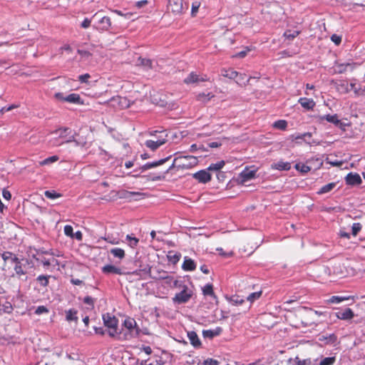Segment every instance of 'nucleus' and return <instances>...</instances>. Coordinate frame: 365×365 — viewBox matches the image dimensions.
Masks as SVG:
<instances>
[{
  "mask_svg": "<svg viewBox=\"0 0 365 365\" xmlns=\"http://www.w3.org/2000/svg\"><path fill=\"white\" fill-rule=\"evenodd\" d=\"M70 128H59L53 131L51 135L53 137L50 140V143L53 146H58L65 143L75 141V135L71 133Z\"/></svg>",
  "mask_w": 365,
  "mask_h": 365,
  "instance_id": "1",
  "label": "nucleus"
},
{
  "mask_svg": "<svg viewBox=\"0 0 365 365\" xmlns=\"http://www.w3.org/2000/svg\"><path fill=\"white\" fill-rule=\"evenodd\" d=\"M174 287H179L181 291L176 293L173 298V302L175 304H185L187 303L192 297L193 292L187 285L180 283L178 280H175L173 283Z\"/></svg>",
  "mask_w": 365,
  "mask_h": 365,
  "instance_id": "2",
  "label": "nucleus"
},
{
  "mask_svg": "<svg viewBox=\"0 0 365 365\" xmlns=\"http://www.w3.org/2000/svg\"><path fill=\"white\" fill-rule=\"evenodd\" d=\"M197 163V160L195 157L192 155H180L178 157L175 158L173 163L170 168L166 170L164 173H168V171L175 167L181 169H188L193 166H195Z\"/></svg>",
  "mask_w": 365,
  "mask_h": 365,
  "instance_id": "3",
  "label": "nucleus"
},
{
  "mask_svg": "<svg viewBox=\"0 0 365 365\" xmlns=\"http://www.w3.org/2000/svg\"><path fill=\"white\" fill-rule=\"evenodd\" d=\"M156 134H160V139L147 140L145 142V145L153 151L164 145L168 140V133L165 130H154L150 133L151 136H155Z\"/></svg>",
  "mask_w": 365,
  "mask_h": 365,
  "instance_id": "4",
  "label": "nucleus"
},
{
  "mask_svg": "<svg viewBox=\"0 0 365 365\" xmlns=\"http://www.w3.org/2000/svg\"><path fill=\"white\" fill-rule=\"evenodd\" d=\"M123 327L127 330L123 334V339L130 340L132 338L137 337L140 333V329L137 326V323L133 318H127L124 320Z\"/></svg>",
  "mask_w": 365,
  "mask_h": 365,
  "instance_id": "5",
  "label": "nucleus"
},
{
  "mask_svg": "<svg viewBox=\"0 0 365 365\" xmlns=\"http://www.w3.org/2000/svg\"><path fill=\"white\" fill-rule=\"evenodd\" d=\"M103 320L104 325L108 329L110 336L116 337L120 334L118 331V320L115 316L109 313L104 314Z\"/></svg>",
  "mask_w": 365,
  "mask_h": 365,
  "instance_id": "6",
  "label": "nucleus"
},
{
  "mask_svg": "<svg viewBox=\"0 0 365 365\" xmlns=\"http://www.w3.org/2000/svg\"><path fill=\"white\" fill-rule=\"evenodd\" d=\"M96 21L93 24V27L96 31L102 33L108 31L111 27V21L108 16H103L101 18L97 17Z\"/></svg>",
  "mask_w": 365,
  "mask_h": 365,
  "instance_id": "7",
  "label": "nucleus"
},
{
  "mask_svg": "<svg viewBox=\"0 0 365 365\" xmlns=\"http://www.w3.org/2000/svg\"><path fill=\"white\" fill-rule=\"evenodd\" d=\"M168 11L175 15H180L184 11L183 0H169L168 4Z\"/></svg>",
  "mask_w": 365,
  "mask_h": 365,
  "instance_id": "8",
  "label": "nucleus"
},
{
  "mask_svg": "<svg viewBox=\"0 0 365 365\" xmlns=\"http://www.w3.org/2000/svg\"><path fill=\"white\" fill-rule=\"evenodd\" d=\"M109 103L112 107L118 109H124L130 106V101L126 97H113Z\"/></svg>",
  "mask_w": 365,
  "mask_h": 365,
  "instance_id": "9",
  "label": "nucleus"
},
{
  "mask_svg": "<svg viewBox=\"0 0 365 365\" xmlns=\"http://www.w3.org/2000/svg\"><path fill=\"white\" fill-rule=\"evenodd\" d=\"M312 133L307 132L304 133H294L291 135H289V138L292 141H297V143H299V140H303L306 143L312 145H319V142L313 140L312 141H307L306 139V137L312 138Z\"/></svg>",
  "mask_w": 365,
  "mask_h": 365,
  "instance_id": "10",
  "label": "nucleus"
},
{
  "mask_svg": "<svg viewBox=\"0 0 365 365\" xmlns=\"http://www.w3.org/2000/svg\"><path fill=\"white\" fill-rule=\"evenodd\" d=\"M356 66V63H336L334 66V72L336 73H344L348 71H353Z\"/></svg>",
  "mask_w": 365,
  "mask_h": 365,
  "instance_id": "11",
  "label": "nucleus"
},
{
  "mask_svg": "<svg viewBox=\"0 0 365 365\" xmlns=\"http://www.w3.org/2000/svg\"><path fill=\"white\" fill-rule=\"evenodd\" d=\"M193 178L197 180L199 182L206 183L211 180V175L209 170H201L193 174Z\"/></svg>",
  "mask_w": 365,
  "mask_h": 365,
  "instance_id": "12",
  "label": "nucleus"
},
{
  "mask_svg": "<svg viewBox=\"0 0 365 365\" xmlns=\"http://www.w3.org/2000/svg\"><path fill=\"white\" fill-rule=\"evenodd\" d=\"M345 181L347 185H358L362 182L360 175L358 173H349L345 177Z\"/></svg>",
  "mask_w": 365,
  "mask_h": 365,
  "instance_id": "13",
  "label": "nucleus"
},
{
  "mask_svg": "<svg viewBox=\"0 0 365 365\" xmlns=\"http://www.w3.org/2000/svg\"><path fill=\"white\" fill-rule=\"evenodd\" d=\"M336 317L339 319L349 320L354 317V314L350 308H346L343 311L336 312Z\"/></svg>",
  "mask_w": 365,
  "mask_h": 365,
  "instance_id": "14",
  "label": "nucleus"
},
{
  "mask_svg": "<svg viewBox=\"0 0 365 365\" xmlns=\"http://www.w3.org/2000/svg\"><path fill=\"white\" fill-rule=\"evenodd\" d=\"M182 269L186 272H192L196 269V264L192 259L185 257Z\"/></svg>",
  "mask_w": 365,
  "mask_h": 365,
  "instance_id": "15",
  "label": "nucleus"
},
{
  "mask_svg": "<svg viewBox=\"0 0 365 365\" xmlns=\"http://www.w3.org/2000/svg\"><path fill=\"white\" fill-rule=\"evenodd\" d=\"M170 158V156H169V157H168L166 158L161 159L160 160L155 161V162L147 163L145 165H143L142 167H140V169L143 172V171H145V170H147L155 168L157 166H159V165H163V163H165L167 160H168V159Z\"/></svg>",
  "mask_w": 365,
  "mask_h": 365,
  "instance_id": "16",
  "label": "nucleus"
},
{
  "mask_svg": "<svg viewBox=\"0 0 365 365\" xmlns=\"http://www.w3.org/2000/svg\"><path fill=\"white\" fill-rule=\"evenodd\" d=\"M298 102L306 110H312L316 105L315 102L312 98H300Z\"/></svg>",
  "mask_w": 365,
  "mask_h": 365,
  "instance_id": "17",
  "label": "nucleus"
},
{
  "mask_svg": "<svg viewBox=\"0 0 365 365\" xmlns=\"http://www.w3.org/2000/svg\"><path fill=\"white\" fill-rule=\"evenodd\" d=\"M208 79L205 77L199 78V76L194 72L190 73L188 76L185 78L184 82L187 84L197 83L200 81H206Z\"/></svg>",
  "mask_w": 365,
  "mask_h": 365,
  "instance_id": "18",
  "label": "nucleus"
},
{
  "mask_svg": "<svg viewBox=\"0 0 365 365\" xmlns=\"http://www.w3.org/2000/svg\"><path fill=\"white\" fill-rule=\"evenodd\" d=\"M187 337L190 340V344L195 348H198L201 346V341L196 334V332L191 331L187 332Z\"/></svg>",
  "mask_w": 365,
  "mask_h": 365,
  "instance_id": "19",
  "label": "nucleus"
},
{
  "mask_svg": "<svg viewBox=\"0 0 365 365\" xmlns=\"http://www.w3.org/2000/svg\"><path fill=\"white\" fill-rule=\"evenodd\" d=\"M104 274H122L121 269L112 264H107L102 267Z\"/></svg>",
  "mask_w": 365,
  "mask_h": 365,
  "instance_id": "20",
  "label": "nucleus"
},
{
  "mask_svg": "<svg viewBox=\"0 0 365 365\" xmlns=\"http://www.w3.org/2000/svg\"><path fill=\"white\" fill-rule=\"evenodd\" d=\"M272 169L278 170H289L291 168V164L288 162H284L282 160L278 161L272 164Z\"/></svg>",
  "mask_w": 365,
  "mask_h": 365,
  "instance_id": "21",
  "label": "nucleus"
},
{
  "mask_svg": "<svg viewBox=\"0 0 365 365\" xmlns=\"http://www.w3.org/2000/svg\"><path fill=\"white\" fill-rule=\"evenodd\" d=\"M13 263L15 264L14 271L16 274L20 277L21 275H25L26 272L24 270L22 264L19 258H13Z\"/></svg>",
  "mask_w": 365,
  "mask_h": 365,
  "instance_id": "22",
  "label": "nucleus"
},
{
  "mask_svg": "<svg viewBox=\"0 0 365 365\" xmlns=\"http://www.w3.org/2000/svg\"><path fill=\"white\" fill-rule=\"evenodd\" d=\"M256 171L255 170H250L249 169L244 170L240 173V178L243 182L248 181L255 176Z\"/></svg>",
  "mask_w": 365,
  "mask_h": 365,
  "instance_id": "23",
  "label": "nucleus"
},
{
  "mask_svg": "<svg viewBox=\"0 0 365 365\" xmlns=\"http://www.w3.org/2000/svg\"><path fill=\"white\" fill-rule=\"evenodd\" d=\"M221 331H222V329L220 327H217L213 330H212V329L203 330L202 335L205 338L212 339L216 336L220 335Z\"/></svg>",
  "mask_w": 365,
  "mask_h": 365,
  "instance_id": "24",
  "label": "nucleus"
},
{
  "mask_svg": "<svg viewBox=\"0 0 365 365\" xmlns=\"http://www.w3.org/2000/svg\"><path fill=\"white\" fill-rule=\"evenodd\" d=\"M78 312L76 309H71L66 311V319L68 322H78V318L77 317Z\"/></svg>",
  "mask_w": 365,
  "mask_h": 365,
  "instance_id": "25",
  "label": "nucleus"
},
{
  "mask_svg": "<svg viewBox=\"0 0 365 365\" xmlns=\"http://www.w3.org/2000/svg\"><path fill=\"white\" fill-rule=\"evenodd\" d=\"M323 119H325L327 121L331 123L336 126L341 127L342 123H341V120L338 118V115L336 114L326 115L323 117Z\"/></svg>",
  "mask_w": 365,
  "mask_h": 365,
  "instance_id": "26",
  "label": "nucleus"
},
{
  "mask_svg": "<svg viewBox=\"0 0 365 365\" xmlns=\"http://www.w3.org/2000/svg\"><path fill=\"white\" fill-rule=\"evenodd\" d=\"M110 253L116 258H118L120 259H122L125 257V251L119 247H114L110 249Z\"/></svg>",
  "mask_w": 365,
  "mask_h": 365,
  "instance_id": "27",
  "label": "nucleus"
},
{
  "mask_svg": "<svg viewBox=\"0 0 365 365\" xmlns=\"http://www.w3.org/2000/svg\"><path fill=\"white\" fill-rule=\"evenodd\" d=\"M63 101L77 104L81 103L80 96L77 93L68 95L65 98H63Z\"/></svg>",
  "mask_w": 365,
  "mask_h": 365,
  "instance_id": "28",
  "label": "nucleus"
},
{
  "mask_svg": "<svg viewBox=\"0 0 365 365\" xmlns=\"http://www.w3.org/2000/svg\"><path fill=\"white\" fill-rule=\"evenodd\" d=\"M318 359L314 360L316 365H333L336 361L335 356L325 357L322 359L319 363H317Z\"/></svg>",
  "mask_w": 365,
  "mask_h": 365,
  "instance_id": "29",
  "label": "nucleus"
},
{
  "mask_svg": "<svg viewBox=\"0 0 365 365\" xmlns=\"http://www.w3.org/2000/svg\"><path fill=\"white\" fill-rule=\"evenodd\" d=\"M213 97L214 95L210 92H208L207 93H200L197 96V100L202 103H207Z\"/></svg>",
  "mask_w": 365,
  "mask_h": 365,
  "instance_id": "30",
  "label": "nucleus"
},
{
  "mask_svg": "<svg viewBox=\"0 0 365 365\" xmlns=\"http://www.w3.org/2000/svg\"><path fill=\"white\" fill-rule=\"evenodd\" d=\"M137 65L143 66L145 69L152 68V61L148 58H138Z\"/></svg>",
  "mask_w": 365,
  "mask_h": 365,
  "instance_id": "31",
  "label": "nucleus"
},
{
  "mask_svg": "<svg viewBox=\"0 0 365 365\" xmlns=\"http://www.w3.org/2000/svg\"><path fill=\"white\" fill-rule=\"evenodd\" d=\"M225 165V162L224 160L218 161L215 163H212L207 168V170L209 171H219L221 170Z\"/></svg>",
  "mask_w": 365,
  "mask_h": 365,
  "instance_id": "32",
  "label": "nucleus"
},
{
  "mask_svg": "<svg viewBox=\"0 0 365 365\" xmlns=\"http://www.w3.org/2000/svg\"><path fill=\"white\" fill-rule=\"evenodd\" d=\"M202 293L205 296H210L215 299V295L214 294L212 285L211 284H207L202 287Z\"/></svg>",
  "mask_w": 365,
  "mask_h": 365,
  "instance_id": "33",
  "label": "nucleus"
},
{
  "mask_svg": "<svg viewBox=\"0 0 365 365\" xmlns=\"http://www.w3.org/2000/svg\"><path fill=\"white\" fill-rule=\"evenodd\" d=\"M350 87L352 91L357 96H361L365 94V88H361L360 86H357L355 83H351Z\"/></svg>",
  "mask_w": 365,
  "mask_h": 365,
  "instance_id": "34",
  "label": "nucleus"
},
{
  "mask_svg": "<svg viewBox=\"0 0 365 365\" xmlns=\"http://www.w3.org/2000/svg\"><path fill=\"white\" fill-rule=\"evenodd\" d=\"M14 308L11 302H6L3 305L2 307L0 308V314H11L13 311Z\"/></svg>",
  "mask_w": 365,
  "mask_h": 365,
  "instance_id": "35",
  "label": "nucleus"
},
{
  "mask_svg": "<svg viewBox=\"0 0 365 365\" xmlns=\"http://www.w3.org/2000/svg\"><path fill=\"white\" fill-rule=\"evenodd\" d=\"M251 78H247V76L243 73H238L236 78V83L240 86H245L250 81Z\"/></svg>",
  "mask_w": 365,
  "mask_h": 365,
  "instance_id": "36",
  "label": "nucleus"
},
{
  "mask_svg": "<svg viewBox=\"0 0 365 365\" xmlns=\"http://www.w3.org/2000/svg\"><path fill=\"white\" fill-rule=\"evenodd\" d=\"M336 187L335 182H330L327 185L322 186L320 190L317 192L318 194H324L330 192Z\"/></svg>",
  "mask_w": 365,
  "mask_h": 365,
  "instance_id": "37",
  "label": "nucleus"
},
{
  "mask_svg": "<svg viewBox=\"0 0 365 365\" xmlns=\"http://www.w3.org/2000/svg\"><path fill=\"white\" fill-rule=\"evenodd\" d=\"M222 75L230 79H235L238 76V73L234 70H222Z\"/></svg>",
  "mask_w": 365,
  "mask_h": 365,
  "instance_id": "38",
  "label": "nucleus"
},
{
  "mask_svg": "<svg viewBox=\"0 0 365 365\" xmlns=\"http://www.w3.org/2000/svg\"><path fill=\"white\" fill-rule=\"evenodd\" d=\"M59 159L58 156L53 155L39 162L40 165H47L56 163Z\"/></svg>",
  "mask_w": 365,
  "mask_h": 365,
  "instance_id": "39",
  "label": "nucleus"
},
{
  "mask_svg": "<svg viewBox=\"0 0 365 365\" xmlns=\"http://www.w3.org/2000/svg\"><path fill=\"white\" fill-rule=\"evenodd\" d=\"M126 240L128 241V245L131 248H135L137 247L139 240L135 237H133L132 235H128L126 236Z\"/></svg>",
  "mask_w": 365,
  "mask_h": 365,
  "instance_id": "40",
  "label": "nucleus"
},
{
  "mask_svg": "<svg viewBox=\"0 0 365 365\" xmlns=\"http://www.w3.org/2000/svg\"><path fill=\"white\" fill-rule=\"evenodd\" d=\"M294 168L302 173H307L311 170V168L304 163H297Z\"/></svg>",
  "mask_w": 365,
  "mask_h": 365,
  "instance_id": "41",
  "label": "nucleus"
},
{
  "mask_svg": "<svg viewBox=\"0 0 365 365\" xmlns=\"http://www.w3.org/2000/svg\"><path fill=\"white\" fill-rule=\"evenodd\" d=\"M273 127L279 130H285L287 127V122L284 120H277L274 123Z\"/></svg>",
  "mask_w": 365,
  "mask_h": 365,
  "instance_id": "42",
  "label": "nucleus"
},
{
  "mask_svg": "<svg viewBox=\"0 0 365 365\" xmlns=\"http://www.w3.org/2000/svg\"><path fill=\"white\" fill-rule=\"evenodd\" d=\"M50 276L46 275H39L36 280L39 282L40 285L42 287H46L48 284V279Z\"/></svg>",
  "mask_w": 365,
  "mask_h": 365,
  "instance_id": "43",
  "label": "nucleus"
},
{
  "mask_svg": "<svg viewBox=\"0 0 365 365\" xmlns=\"http://www.w3.org/2000/svg\"><path fill=\"white\" fill-rule=\"evenodd\" d=\"M299 34V31H286L284 34V36L289 39V40H293L296 36H297Z\"/></svg>",
  "mask_w": 365,
  "mask_h": 365,
  "instance_id": "44",
  "label": "nucleus"
},
{
  "mask_svg": "<svg viewBox=\"0 0 365 365\" xmlns=\"http://www.w3.org/2000/svg\"><path fill=\"white\" fill-rule=\"evenodd\" d=\"M98 15V13H96L93 16L91 19H89L88 18L84 19V20L82 21L81 26L83 29H87L91 26V21L93 19H97Z\"/></svg>",
  "mask_w": 365,
  "mask_h": 365,
  "instance_id": "45",
  "label": "nucleus"
},
{
  "mask_svg": "<svg viewBox=\"0 0 365 365\" xmlns=\"http://www.w3.org/2000/svg\"><path fill=\"white\" fill-rule=\"evenodd\" d=\"M261 295H262V292L261 291L251 293L250 294H249L247 296V300L250 302H253L256 299H259Z\"/></svg>",
  "mask_w": 365,
  "mask_h": 365,
  "instance_id": "46",
  "label": "nucleus"
},
{
  "mask_svg": "<svg viewBox=\"0 0 365 365\" xmlns=\"http://www.w3.org/2000/svg\"><path fill=\"white\" fill-rule=\"evenodd\" d=\"M296 362L297 365H316V363L313 362L310 359L301 360L297 357Z\"/></svg>",
  "mask_w": 365,
  "mask_h": 365,
  "instance_id": "47",
  "label": "nucleus"
},
{
  "mask_svg": "<svg viewBox=\"0 0 365 365\" xmlns=\"http://www.w3.org/2000/svg\"><path fill=\"white\" fill-rule=\"evenodd\" d=\"M44 195L47 198L52 200L58 198L61 196L60 194L57 193L54 190H46L45 191Z\"/></svg>",
  "mask_w": 365,
  "mask_h": 365,
  "instance_id": "48",
  "label": "nucleus"
},
{
  "mask_svg": "<svg viewBox=\"0 0 365 365\" xmlns=\"http://www.w3.org/2000/svg\"><path fill=\"white\" fill-rule=\"evenodd\" d=\"M348 299L347 297H339V296H332L329 299V302L333 303V304H339L341 302Z\"/></svg>",
  "mask_w": 365,
  "mask_h": 365,
  "instance_id": "49",
  "label": "nucleus"
},
{
  "mask_svg": "<svg viewBox=\"0 0 365 365\" xmlns=\"http://www.w3.org/2000/svg\"><path fill=\"white\" fill-rule=\"evenodd\" d=\"M319 340L321 341L326 340L327 343H334L336 340V337L334 334H330L328 336H322L319 337Z\"/></svg>",
  "mask_w": 365,
  "mask_h": 365,
  "instance_id": "50",
  "label": "nucleus"
},
{
  "mask_svg": "<svg viewBox=\"0 0 365 365\" xmlns=\"http://www.w3.org/2000/svg\"><path fill=\"white\" fill-rule=\"evenodd\" d=\"M2 258L5 262L11 261V262L13 263V258L17 257L10 252H5L2 254Z\"/></svg>",
  "mask_w": 365,
  "mask_h": 365,
  "instance_id": "51",
  "label": "nucleus"
},
{
  "mask_svg": "<svg viewBox=\"0 0 365 365\" xmlns=\"http://www.w3.org/2000/svg\"><path fill=\"white\" fill-rule=\"evenodd\" d=\"M168 257L169 258V260L176 263L180 260V255L178 253H173L171 252H169V255H168Z\"/></svg>",
  "mask_w": 365,
  "mask_h": 365,
  "instance_id": "52",
  "label": "nucleus"
},
{
  "mask_svg": "<svg viewBox=\"0 0 365 365\" xmlns=\"http://www.w3.org/2000/svg\"><path fill=\"white\" fill-rule=\"evenodd\" d=\"M63 231H64V234L66 236L70 237L71 238H73V232L72 226L68 225H66L64 227Z\"/></svg>",
  "mask_w": 365,
  "mask_h": 365,
  "instance_id": "53",
  "label": "nucleus"
},
{
  "mask_svg": "<svg viewBox=\"0 0 365 365\" xmlns=\"http://www.w3.org/2000/svg\"><path fill=\"white\" fill-rule=\"evenodd\" d=\"M351 230L353 235L356 236L358 234V232L361 230V225L359 222H355L353 224Z\"/></svg>",
  "mask_w": 365,
  "mask_h": 365,
  "instance_id": "54",
  "label": "nucleus"
},
{
  "mask_svg": "<svg viewBox=\"0 0 365 365\" xmlns=\"http://www.w3.org/2000/svg\"><path fill=\"white\" fill-rule=\"evenodd\" d=\"M48 312V309L45 306H39L35 310V314L37 315H40Z\"/></svg>",
  "mask_w": 365,
  "mask_h": 365,
  "instance_id": "55",
  "label": "nucleus"
},
{
  "mask_svg": "<svg viewBox=\"0 0 365 365\" xmlns=\"http://www.w3.org/2000/svg\"><path fill=\"white\" fill-rule=\"evenodd\" d=\"M200 6V4L198 1H195V2L192 3V11H191L192 16H195L196 14V13L198 11V9H199Z\"/></svg>",
  "mask_w": 365,
  "mask_h": 365,
  "instance_id": "56",
  "label": "nucleus"
},
{
  "mask_svg": "<svg viewBox=\"0 0 365 365\" xmlns=\"http://www.w3.org/2000/svg\"><path fill=\"white\" fill-rule=\"evenodd\" d=\"M331 40L336 44L339 45L341 42V37L340 36H338L336 34H333L331 36Z\"/></svg>",
  "mask_w": 365,
  "mask_h": 365,
  "instance_id": "57",
  "label": "nucleus"
},
{
  "mask_svg": "<svg viewBox=\"0 0 365 365\" xmlns=\"http://www.w3.org/2000/svg\"><path fill=\"white\" fill-rule=\"evenodd\" d=\"M250 51L249 48H246L245 50H243L239 53H237L233 56L234 58H244L247 56V52Z\"/></svg>",
  "mask_w": 365,
  "mask_h": 365,
  "instance_id": "58",
  "label": "nucleus"
},
{
  "mask_svg": "<svg viewBox=\"0 0 365 365\" xmlns=\"http://www.w3.org/2000/svg\"><path fill=\"white\" fill-rule=\"evenodd\" d=\"M219 362L212 359H207L203 361L202 365H218Z\"/></svg>",
  "mask_w": 365,
  "mask_h": 365,
  "instance_id": "59",
  "label": "nucleus"
},
{
  "mask_svg": "<svg viewBox=\"0 0 365 365\" xmlns=\"http://www.w3.org/2000/svg\"><path fill=\"white\" fill-rule=\"evenodd\" d=\"M83 302L93 307L94 304V299L91 297L87 296L84 297Z\"/></svg>",
  "mask_w": 365,
  "mask_h": 365,
  "instance_id": "60",
  "label": "nucleus"
},
{
  "mask_svg": "<svg viewBox=\"0 0 365 365\" xmlns=\"http://www.w3.org/2000/svg\"><path fill=\"white\" fill-rule=\"evenodd\" d=\"M91 76L88 73L81 75L78 76V80L81 83H86L88 79L90 78Z\"/></svg>",
  "mask_w": 365,
  "mask_h": 365,
  "instance_id": "61",
  "label": "nucleus"
},
{
  "mask_svg": "<svg viewBox=\"0 0 365 365\" xmlns=\"http://www.w3.org/2000/svg\"><path fill=\"white\" fill-rule=\"evenodd\" d=\"M73 238L76 239L78 241H81L83 239V234L81 231H77L73 233Z\"/></svg>",
  "mask_w": 365,
  "mask_h": 365,
  "instance_id": "62",
  "label": "nucleus"
},
{
  "mask_svg": "<svg viewBox=\"0 0 365 365\" xmlns=\"http://www.w3.org/2000/svg\"><path fill=\"white\" fill-rule=\"evenodd\" d=\"M2 195H3L4 198L6 200H10L11 197V192L6 190H3Z\"/></svg>",
  "mask_w": 365,
  "mask_h": 365,
  "instance_id": "63",
  "label": "nucleus"
},
{
  "mask_svg": "<svg viewBox=\"0 0 365 365\" xmlns=\"http://www.w3.org/2000/svg\"><path fill=\"white\" fill-rule=\"evenodd\" d=\"M148 4V1L147 0H142V1H137L135 3V6L138 9L144 6L145 5H146Z\"/></svg>",
  "mask_w": 365,
  "mask_h": 365,
  "instance_id": "64",
  "label": "nucleus"
}]
</instances>
